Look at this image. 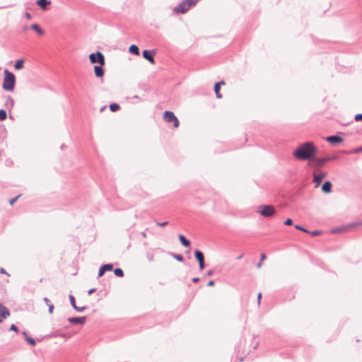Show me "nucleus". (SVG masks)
I'll return each instance as SVG.
<instances>
[{"mask_svg": "<svg viewBox=\"0 0 362 362\" xmlns=\"http://www.w3.org/2000/svg\"><path fill=\"white\" fill-rule=\"evenodd\" d=\"M295 228L298 230H302L303 232H305V233H309V231L308 230H306L305 228H304L303 226H299V225H296L295 226Z\"/></svg>", "mask_w": 362, "mask_h": 362, "instance_id": "nucleus-30", "label": "nucleus"}, {"mask_svg": "<svg viewBox=\"0 0 362 362\" xmlns=\"http://www.w3.org/2000/svg\"><path fill=\"white\" fill-rule=\"evenodd\" d=\"M265 258H266V255H265V254L262 253V254L261 255V256H260V261H259V262H258V263L257 264V268H261L262 264V262L265 259Z\"/></svg>", "mask_w": 362, "mask_h": 362, "instance_id": "nucleus-28", "label": "nucleus"}, {"mask_svg": "<svg viewBox=\"0 0 362 362\" xmlns=\"http://www.w3.org/2000/svg\"><path fill=\"white\" fill-rule=\"evenodd\" d=\"M16 78L13 74L5 69L2 87L5 90L13 91L15 87Z\"/></svg>", "mask_w": 362, "mask_h": 362, "instance_id": "nucleus-2", "label": "nucleus"}, {"mask_svg": "<svg viewBox=\"0 0 362 362\" xmlns=\"http://www.w3.org/2000/svg\"><path fill=\"white\" fill-rule=\"evenodd\" d=\"M0 316L5 319L10 316V311L1 303H0Z\"/></svg>", "mask_w": 362, "mask_h": 362, "instance_id": "nucleus-11", "label": "nucleus"}, {"mask_svg": "<svg viewBox=\"0 0 362 362\" xmlns=\"http://www.w3.org/2000/svg\"><path fill=\"white\" fill-rule=\"evenodd\" d=\"M113 269V265L112 264H106L103 265L98 272V276H101L104 274L106 271H111Z\"/></svg>", "mask_w": 362, "mask_h": 362, "instance_id": "nucleus-12", "label": "nucleus"}, {"mask_svg": "<svg viewBox=\"0 0 362 362\" xmlns=\"http://www.w3.org/2000/svg\"><path fill=\"white\" fill-rule=\"evenodd\" d=\"M327 175L326 172L320 170H316L313 173V182L315 183V187H317L322 182V180Z\"/></svg>", "mask_w": 362, "mask_h": 362, "instance_id": "nucleus-6", "label": "nucleus"}, {"mask_svg": "<svg viewBox=\"0 0 362 362\" xmlns=\"http://www.w3.org/2000/svg\"><path fill=\"white\" fill-rule=\"evenodd\" d=\"M173 122L174 127H177L179 126V121L177 117L173 121Z\"/></svg>", "mask_w": 362, "mask_h": 362, "instance_id": "nucleus-38", "label": "nucleus"}, {"mask_svg": "<svg viewBox=\"0 0 362 362\" xmlns=\"http://www.w3.org/2000/svg\"><path fill=\"white\" fill-rule=\"evenodd\" d=\"M2 322L1 319L0 318V323Z\"/></svg>", "mask_w": 362, "mask_h": 362, "instance_id": "nucleus-57", "label": "nucleus"}, {"mask_svg": "<svg viewBox=\"0 0 362 362\" xmlns=\"http://www.w3.org/2000/svg\"><path fill=\"white\" fill-rule=\"evenodd\" d=\"M142 54L144 58L148 60L149 62H151L153 64L155 63L153 59V55L155 54L154 51L144 50Z\"/></svg>", "mask_w": 362, "mask_h": 362, "instance_id": "nucleus-8", "label": "nucleus"}, {"mask_svg": "<svg viewBox=\"0 0 362 362\" xmlns=\"http://www.w3.org/2000/svg\"><path fill=\"white\" fill-rule=\"evenodd\" d=\"M192 6L187 0H183L173 8V12L176 14L187 13Z\"/></svg>", "mask_w": 362, "mask_h": 362, "instance_id": "nucleus-4", "label": "nucleus"}, {"mask_svg": "<svg viewBox=\"0 0 362 362\" xmlns=\"http://www.w3.org/2000/svg\"><path fill=\"white\" fill-rule=\"evenodd\" d=\"M188 1V3L190 4V6L192 7L196 5V4L199 1V0H187Z\"/></svg>", "mask_w": 362, "mask_h": 362, "instance_id": "nucleus-32", "label": "nucleus"}, {"mask_svg": "<svg viewBox=\"0 0 362 362\" xmlns=\"http://www.w3.org/2000/svg\"><path fill=\"white\" fill-rule=\"evenodd\" d=\"M326 141L332 144V145H337L343 141V139L339 136H329L326 138Z\"/></svg>", "mask_w": 362, "mask_h": 362, "instance_id": "nucleus-9", "label": "nucleus"}, {"mask_svg": "<svg viewBox=\"0 0 362 362\" xmlns=\"http://www.w3.org/2000/svg\"><path fill=\"white\" fill-rule=\"evenodd\" d=\"M168 223V221L162 222V223H160V222H157V223H156V225H157V226H161V227H163V226H165Z\"/></svg>", "mask_w": 362, "mask_h": 362, "instance_id": "nucleus-39", "label": "nucleus"}, {"mask_svg": "<svg viewBox=\"0 0 362 362\" xmlns=\"http://www.w3.org/2000/svg\"><path fill=\"white\" fill-rule=\"evenodd\" d=\"M353 152H354V153H361V152H362V146H360V147H358V148H355V149L353 151Z\"/></svg>", "mask_w": 362, "mask_h": 362, "instance_id": "nucleus-36", "label": "nucleus"}, {"mask_svg": "<svg viewBox=\"0 0 362 362\" xmlns=\"http://www.w3.org/2000/svg\"><path fill=\"white\" fill-rule=\"evenodd\" d=\"M20 197V194H19V195H18L17 197H16L15 198L11 199L10 200V202H10V204H11V205H13V204L16 202V200L18 199V197Z\"/></svg>", "mask_w": 362, "mask_h": 362, "instance_id": "nucleus-37", "label": "nucleus"}, {"mask_svg": "<svg viewBox=\"0 0 362 362\" xmlns=\"http://www.w3.org/2000/svg\"><path fill=\"white\" fill-rule=\"evenodd\" d=\"M199 269H200L201 270H202V269L204 268V267H205V265H204V261H202V262H199Z\"/></svg>", "mask_w": 362, "mask_h": 362, "instance_id": "nucleus-42", "label": "nucleus"}, {"mask_svg": "<svg viewBox=\"0 0 362 362\" xmlns=\"http://www.w3.org/2000/svg\"><path fill=\"white\" fill-rule=\"evenodd\" d=\"M354 119L356 121H361L362 120V113L356 115Z\"/></svg>", "mask_w": 362, "mask_h": 362, "instance_id": "nucleus-35", "label": "nucleus"}, {"mask_svg": "<svg viewBox=\"0 0 362 362\" xmlns=\"http://www.w3.org/2000/svg\"><path fill=\"white\" fill-rule=\"evenodd\" d=\"M275 208L272 205H260L257 212L264 217H272L275 213Z\"/></svg>", "mask_w": 362, "mask_h": 362, "instance_id": "nucleus-3", "label": "nucleus"}, {"mask_svg": "<svg viewBox=\"0 0 362 362\" xmlns=\"http://www.w3.org/2000/svg\"><path fill=\"white\" fill-rule=\"evenodd\" d=\"M48 308H49V313L50 314H52V313H53V310H54V305H53V304H52V303L49 304V305H48Z\"/></svg>", "mask_w": 362, "mask_h": 362, "instance_id": "nucleus-41", "label": "nucleus"}, {"mask_svg": "<svg viewBox=\"0 0 362 362\" xmlns=\"http://www.w3.org/2000/svg\"><path fill=\"white\" fill-rule=\"evenodd\" d=\"M25 16L28 20H30L32 18L31 15L28 12L25 13Z\"/></svg>", "mask_w": 362, "mask_h": 362, "instance_id": "nucleus-46", "label": "nucleus"}, {"mask_svg": "<svg viewBox=\"0 0 362 362\" xmlns=\"http://www.w3.org/2000/svg\"><path fill=\"white\" fill-rule=\"evenodd\" d=\"M214 281H213V280L209 281L208 282V284H207V286H214Z\"/></svg>", "mask_w": 362, "mask_h": 362, "instance_id": "nucleus-44", "label": "nucleus"}, {"mask_svg": "<svg viewBox=\"0 0 362 362\" xmlns=\"http://www.w3.org/2000/svg\"><path fill=\"white\" fill-rule=\"evenodd\" d=\"M103 65L99 64V65H95L93 66L95 75L97 77H103V76L104 71H103Z\"/></svg>", "mask_w": 362, "mask_h": 362, "instance_id": "nucleus-13", "label": "nucleus"}, {"mask_svg": "<svg viewBox=\"0 0 362 362\" xmlns=\"http://www.w3.org/2000/svg\"><path fill=\"white\" fill-rule=\"evenodd\" d=\"M10 330L14 331L16 332H18V328L14 324H12L10 327Z\"/></svg>", "mask_w": 362, "mask_h": 362, "instance_id": "nucleus-34", "label": "nucleus"}, {"mask_svg": "<svg viewBox=\"0 0 362 362\" xmlns=\"http://www.w3.org/2000/svg\"><path fill=\"white\" fill-rule=\"evenodd\" d=\"M98 63L100 65L105 64L104 55L100 52L92 53V64Z\"/></svg>", "mask_w": 362, "mask_h": 362, "instance_id": "nucleus-7", "label": "nucleus"}, {"mask_svg": "<svg viewBox=\"0 0 362 362\" xmlns=\"http://www.w3.org/2000/svg\"><path fill=\"white\" fill-rule=\"evenodd\" d=\"M0 273H1V274H6V271H5V269L4 268H1Z\"/></svg>", "mask_w": 362, "mask_h": 362, "instance_id": "nucleus-49", "label": "nucleus"}, {"mask_svg": "<svg viewBox=\"0 0 362 362\" xmlns=\"http://www.w3.org/2000/svg\"><path fill=\"white\" fill-rule=\"evenodd\" d=\"M178 238L185 247H189L190 245V242L183 235H179Z\"/></svg>", "mask_w": 362, "mask_h": 362, "instance_id": "nucleus-18", "label": "nucleus"}, {"mask_svg": "<svg viewBox=\"0 0 362 362\" xmlns=\"http://www.w3.org/2000/svg\"><path fill=\"white\" fill-rule=\"evenodd\" d=\"M194 256H195V258L198 260L199 262L204 261V255H203V253L201 251L197 250L194 252Z\"/></svg>", "mask_w": 362, "mask_h": 362, "instance_id": "nucleus-19", "label": "nucleus"}, {"mask_svg": "<svg viewBox=\"0 0 362 362\" xmlns=\"http://www.w3.org/2000/svg\"><path fill=\"white\" fill-rule=\"evenodd\" d=\"M94 291H95V289H94V288H92V290H91L92 293H93Z\"/></svg>", "mask_w": 362, "mask_h": 362, "instance_id": "nucleus-55", "label": "nucleus"}, {"mask_svg": "<svg viewBox=\"0 0 362 362\" xmlns=\"http://www.w3.org/2000/svg\"><path fill=\"white\" fill-rule=\"evenodd\" d=\"M89 59L90 60L91 56L90 54L88 56Z\"/></svg>", "mask_w": 362, "mask_h": 362, "instance_id": "nucleus-56", "label": "nucleus"}, {"mask_svg": "<svg viewBox=\"0 0 362 362\" xmlns=\"http://www.w3.org/2000/svg\"><path fill=\"white\" fill-rule=\"evenodd\" d=\"M310 233L313 236H317L319 235L321 233V232L320 230H313Z\"/></svg>", "mask_w": 362, "mask_h": 362, "instance_id": "nucleus-40", "label": "nucleus"}, {"mask_svg": "<svg viewBox=\"0 0 362 362\" xmlns=\"http://www.w3.org/2000/svg\"><path fill=\"white\" fill-rule=\"evenodd\" d=\"M6 112L4 110H0V121H4L6 119Z\"/></svg>", "mask_w": 362, "mask_h": 362, "instance_id": "nucleus-26", "label": "nucleus"}, {"mask_svg": "<svg viewBox=\"0 0 362 362\" xmlns=\"http://www.w3.org/2000/svg\"><path fill=\"white\" fill-rule=\"evenodd\" d=\"M218 83H220V86H221V85H224L225 82L223 81H221L218 82Z\"/></svg>", "mask_w": 362, "mask_h": 362, "instance_id": "nucleus-52", "label": "nucleus"}, {"mask_svg": "<svg viewBox=\"0 0 362 362\" xmlns=\"http://www.w3.org/2000/svg\"><path fill=\"white\" fill-rule=\"evenodd\" d=\"M261 297H262V294L259 293L257 296V303H258V305L260 304V299H261Z\"/></svg>", "mask_w": 362, "mask_h": 362, "instance_id": "nucleus-45", "label": "nucleus"}, {"mask_svg": "<svg viewBox=\"0 0 362 362\" xmlns=\"http://www.w3.org/2000/svg\"><path fill=\"white\" fill-rule=\"evenodd\" d=\"M356 226H362V222L356 224Z\"/></svg>", "mask_w": 362, "mask_h": 362, "instance_id": "nucleus-53", "label": "nucleus"}, {"mask_svg": "<svg viewBox=\"0 0 362 362\" xmlns=\"http://www.w3.org/2000/svg\"><path fill=\"white\" fill-rule=\"evenodd\" d=\"M90 293H91V291H90V290L88 291V294L90 295Z\"/></svg>", "mask_w": 362, "mask_h": 362, "instance_id": "nucleus-54", "label": "nucleus"}, {"mask_svg": "<svg viewBox=\"0 0 362 362\" xmlns=\"http://www.w3.org/2000/svg\"><path fill=\"white\" fill-rule=\"evenodd\" d=\"M8 104H10L11 107H13L14 105V101L11 97H8L6 101V105H8Z\"/></svg>", "mask_w": 362, "mask_h": 362, "instance_id": "nucleus-31", "label": "nucleus"}, {"mask_svg": "<svg viewBox=\"0 0 362 362\" xmlns=\"http://www.w3.org/2000/svg\"><path fill=\"white\" fill-rule=\"evenodd\" d=\"M163 118L167 122H173V121L176 118L175 115L173 112L165 111L163 115Z\"/></svg>", "mask_w": 362, "mask_h": 362, "instance_id": "nucleus-10", "label": "nucleus"}, {"mask_svg": "<svg viewBox=\"0 0 362 362\" xmlns=\"http://www.w3.org/2000/svg\"><path fill=\"white\" fill-rule=\"evenodd\" d=\"M317 153V148L311 141L303 143L293 152V156L299 160H313Z\"/></svg>", "mask_w": 362, "mask_h": 362, "instance_id": "nucleus-1", "label": "nucleus"}, {"mask_svg": "<svg viewBox=\"0 0 362 362\" xmlns=\"http://www.w3.org/2000/svg\"><path fill=\"white\" fill-rule=\"evenodd\" d=\"M129 51L130 53L133 54H135V55H139V47L135 45H132L129 47Z\"/></svg>", "mask_w": 362, "mask_h": 362, "instance_id": "nucleus-20", "label": "nucleus"}, {"mask_svg": "<svg viewBox=\"0 0 362 362\" xmlns=\"http://www.w3.org/2000/svg\"><path fill=\"white\" fill-rule=\"evenodd\" d=\"M43 300L47 306L52 303L51 301L47 297H45Z\"/></svg>", "mask_w": 362, "mask_h": 362, "instance_id": "nucleus-43", "label": "nucleus"}, {"mask_svg": "<svg viewBox=\"0 0 362 362\" xmlns=\"http://www.w3.org/2000/svg\"><path fill=\"white\" fill-rule=\"evenodd\" d=\"M213 274H214V272L212 270H209L206 273L207 276H212Z\"/></svg>", "mask_w": 362, "mask_h": 362, "instance_id": "nucleus-47", "label": "nucleus"}, {"mask_svg": "<svg viewBox=\"0 0 362 362\" xmlns=\"http://www.w3.org/2000/svg\"><path fill=\"white\" fill-rule=\"evenodd\" d=\"M23 335H25V336L26 337H25V339H26V341H27L29 344H31V345H33V346H35V344H36V343H35V339H33V338H31V337H27V333H26V332H23Z\"/></svg>", "mask_w": 362, "mask_h": 362, "instance_id": "nucleus-24", "label": "nucleus"}, {"mask_svg": "<svg viewBox=\"0 0 362 362\" xmlns=\"http://www.w3.org/2000/svg\"><path fill=\"white\" fill-rule=\"evenodd\" d=\"M31 29L37 32V34L40 35H44V31L40 28V26L37 24H33L31 25Z\"/></svg>", "mask_w": 362, "mask_h": 362, "instance_id": "nucleus-21", "label": "nucleus"}, {"mask_svg": "<svg viewBox=\"0 0 362 362\" xmlns=\"http://www.w3.org/2000/svg\"><path fill=\"white\" fill-rule=\"evenodd\" d=\"M171 255L177 261L182 262L183 261V257L181 255H177L174 253H171Z\"/></svg>", "mask_w": 362, "mask_h": 362, "instance_id": "nucleus-29", "label": "nucleus"}, {"mask_svg": "<svg viewBox=\"0 0 362 362\" xmlns=\"http://www.w3.org/2000/svg\"><path fill=\"white\" fill-rule=\"evenodd\" d=\"M119 105L117 103H112L110 105V110L112 111V112H115L117 111V110H119Z\"/></svg>", "mask_w": 362, "mask_h": 362, "instance_id": "nucleus-27", "label": "nucleus"}, {"mask_svg": "<svg viewBox=\"0 0 362 362\" xmlns=\"http://www.w3.org/2000/svg\"><path fill=\"white\" fill-rule=\"evenodd\" d=\"M51 2L47 0H37V4L41 8V9L45 10L47 8V6L49 5Z\"/></svg>", "mask_w": 362, "mask_h": 362, "instance_id": "nucleus-17", "label": "nucleus"}, {"mask_svg": "<svg viewBox=\"0 0 362 362\" xmlns=\"http://www.w3.org/2000/svg\"><path fill=\"white\" fill-rule=\"evenodd\" d=\"M23 63H24V62L23 59L17 60L14 65L15 69H18V70L21 69L23 66Z\"/></svg>", "mask_w": 362, "mask_h": 362, "instance_id": "nucleus-22", "label": "nucleus"}, {"mask_svg": "<svg viewBox=\"0 0 362 362\" xmlns=\"http://www.w3.org/2000/svg\"><path fill=\"white\" fill-rule=\"evenodd\" d=\"M69 298L70 300V303H71L72 307L74 308V309H75L76 310H77L78 312H82L85 309V307H78L76 305V303L75 302V298L72 295H69Z\"/></svg>", "mask_w": 362, "mask_h": 362, "instance_id": "nucleus-14", "label": "nucleus"}, {"mask_svg": "<svg viewBox=\"0 0 362 362\" xmlns=\"http://www.w3.org/2000/svg\"><path fill=\"white\" fill-rule=\"evenodd\" d=\"M219 90H220V83H216L214 86V91H215L216 95L218 98H221L222 95L219 93Z\"/></svg>", "mask_w": 362, "mask_h": 362, "instance_id": "nucleus-23", "label": "nucleus"}, {"mask_svg": "<svg viewBox=\"0 0 362 362\" xmlns=\"http://www.w3.org/2000/svg\"><path fill=\"white\" fill-rule=\"evenodd\" d=\"M292 224H293V220L291 218H288L284 222V225H286V226H291Z\"/></svg>", "mask_w": 362, "mask_h": 362, "instance_id": "nucleus-33", "label": "nucleus"}, {"mask_svg": "<svg viewBox=\"0 0 362 362\" xmlns=\"http://www.w3.org/2000/svg\"><path fill=\"white\" fill-rule=\"evenodd\" d=\"M332 185L331 182L326 181L323 184V185L322 187V192H325V193H329V192H331V191H332Z\"/></svg>", "mask_w": 362, "mask_h": 362, "instance_id": "nucleus-16", "label": "nucleus"}, {"mask_svg": "<svg viewBox=\"0 0 362 362\" xmlns=\"http://www.w3.org/2000/svg\"><path fill=\"white\" fill-rule=\"evenodd\" d=\"M243 254H242V255H238V257H237V259H242V258H243Z\"/></svg>", "mask_w": 362, "mask_h": 362, "instance_id": "nucleus-51", "label": "nucleus"}, {"mask_svg": "<svg viewBox=\"0 0 362 362\" xmlns=\"http://www.w3.org/2000/svg\"><path fill=\"white\" fill-rule=\"evenodd\" d=\"M337 158H338V156L337 155L326 156V157H324V158H316V156H315V158L313 159V162L315 163V166H317V167H322V166L325 165L326 162H328V161H330V160H336Z\"/></svg>", "mask_w": 362, "mask_h": 362, "instance_id": "nucleus-5", "label": "nucleus"}, {"mask_svg": "<svg viewBox=\"0 0 362 362\" xmlns=\"http://www.w3.org/2000/svg\"><path fill=\"white\" fill-rule=\"evenodd\" d=\"M114 274L118 277H122L124 276V272L120 268L115 269L114 270Z\"/></svg>", "mask_w": 362, "mask_h": 362, "instance_id": "nucleus-25", "label": "nucleus"}, {"mask_svg": "<svg viewBox=\"0 0 362 362\" xmlns=\"http://www.w3.org/2000/svg\"><path fill=\"white\" fill-rule=\"evenodd\" d=\"M141 235L143 238H146V233L145 231L142 232L141 233Z\"/></svg>", "mask_w": 362, "mask_h": 362, "instance_id": "nucleus-50", "label": "nucleus"}, {"mask_svg": "<svg viewBox=\"0 0 362 362\" xmlns=\"http://www.w3.org/2000/svg\"><path fill=\"white\" fill-rule=\"evenodd\" d=\"M86 317H69L68 319L69 322L71 323H79L83 324L86 321Z\"/></svg>", "mask_w": 362, "mask_h": 362, "instance_id": "nucleus-15", "label": "nucleus"}, {"mask_svg": "<svg viewBox=\"0 0 362 362\" xmlns=\"http://www.w3.org/2000/svg\"><path fill=\"white\" fill-rule=\"evenodd\" d=\"M199 281V279L198 277H194L192 279V281L194 283H197Z\"/></svg>", "mask_w": 362, "mask_h": 362, "instance_id": "nucleus-48", "label": "nucleus"}]
</instances>
